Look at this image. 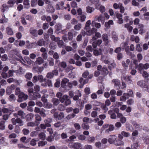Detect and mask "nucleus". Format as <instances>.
Returning <instances> with one entry per match:
<instances>
[{
    "label": "nucleus",
    "instance_id": "f257e3e1",
    "mask_svg": "<svg viewBox=\"0 0 149 149\" xmlns=\"http://www.w3.org/2000/svg\"><path fill=\"white\" fill-rule=\"evenodd\" d=\"M114 129V126L113 125L105 124L103 125L101 128V131L102 132L104 130H106L105 131V133L108 134L110 132L113 131Z\"/></svg>",
    "mask_w": 149,
    "mask_h": 149
},
{
    "label": "nucleus",
    "instance_id": "f03ea898",
    "mask_svg": "<svg viewBox=\"0 0 149 149\" xmlns=\"http://www.w3.org/2000/svg\"><path fill=\"white\" fill-rule=\"evenodd\" d=\"M136 67L138 68V70L139 71V73L141 74L142 72L143 69L147 70L149 68V64L146 63L143 64L142 63H140Z\"/></svg>",
    "mask_w": 149,
    "mask_h": 149
},
{
    "label": "nucleus",
    "instance_id": "7ed1b4c3",
    "mask_svg": "<svg viewBox=\"0 0 149 149\" xmlns=\"http://www.w3.org/2000/svg\"><path fill=\"white\" fill-rule=\"evenodd\" d=\"M97 69L98 71H100L102 74L104 75H107L109 73V72L106 66H104L103 67L101 65H98L97 67Z\"/></svg>",
    "mask_w": 149,
    "mask_h": 149
},
{
    "label": "nucleus",
    "instance_id": "20e7f679",
    "mask_svg": "<svg viewBox=\"0 0 149 149\" xmlns=\"http://www.w3.org/2000/svg\"><path fill=\"white\" fill-rule=\"evenodd\" d=\"M39 81L40 82H42L45 81V79L43 78L42 75H38L34 76L33 78L32 81L34 83H36Z\"/></svg>",
    "mask_w": 149,
    "mask_h": 149
},
{
    "label": "nucleus",
    "instance_id": "39448f33",
    "mask_svg": "<svg viewBox=\"0 0 149 149\" xmlns=\"http://www.w3.org/2000/svg\"><path fill=\"white\" fill-rule=\"evenodd\" d=\"M19 98L17 101L18 102H21L24 100H27L28 98V96L27 95L24 94L23 92H21L18 95Z\"/></svg>",
    "mask_w": 149,
    "mask_h": 149
},
{
    "label": "nucleus",
    "instance_id": "423d86ee",
    "mask_svg": "<svg viewBox=\"0 0 149 149\" xmlns=\"http://www.w3.org/2000/svg\"><path fill=\"white\" fill-rule=\"evenodd\" d=\"M117 137L115 135H110L108 139V141L110 144H115L116 140Z\"/></svg>",
    "mask_w": 149,
    "mask_h": 149
},
{
    "label": "nucleus",
    "instance_id": "0eeeda50",
    "mask_svg": "<svg viewBox=\"0 0 149 149\" xmlns=\"http://www.w3.org/2000/svg\"><path fill=\"white\" fill-rule=\"evenodd\" d=\"M31 99L33 100H35L37 99L38 98H40L41 97V95L38 93V92H35L33 93V95H29Z\"/></svg>",
    "mask_w": 149,
    "mask_h": 149
},
{
    "label": "nucleus",
    "instance_id": "6e6552de",
    "mask_svg": "<svg viewBox=\"0 0 149 149\" xmlns=\"http://www.w3.org/2000/svg\"><path fill=\"white\" fill-rule=\"evenodd\" d=\"M95 7L96 9L99 10L101 13H103L105 11V7L100 4V3L95 5Z\"/></svg>",
    "mask_w": 149,
    "mask_h": 149
},
{
    "label": "nucleus",
    "instance_id": "1a4fd4ad",
    "mask_svg": "<svg viewBox=\"0 0 149 149\" xmlns=\"http://www.w3.org/2000/svg\"><path fill=\"white\" fill-rule=\"evenodd\" d=\"M122 79H124L129 84H132V82L131 76L123 75V76L122 77Z\"/></svg>",
    "mask_w": 149,
    "mask_h": 149
},
{
    "label": "nucleus",
    "instance_id": "9d476101",
    "mask_svg": "<svg viewBox=\"0 0 149 149\" xmlns=\"http://www.w3.org/2000/svg\"><path fill=\"white\" fill-rule=\"evenodd\" d=\"M85 30L86 31L87 35L90 36L93 34L95 32L97 31V29L94 28H93L91 29H89Z\"/></svg>",
    "mask_w": 149,
    "mask_h": 149
},
{
    "label": "nucleus",
    "instance_id": "9b49d317",
    "mask_svg": "<svg viewBox=\"0 0 149 149\" xmlns=\"http://www.w3.org/2000/svg\"><path fill=\"white\" fill-rule=\"evenodd\" d=\"M102 39L103 41L105 42V45H108L110 40H109V37L108 35L106 33L104 34L102 36Z\"/></svg>",
    "mask_w": 149,
    "mask_h": 149
},
{
    "label": "nucleus",
    "instance_id": "f8f14e48",
    "mask_svg": "<svg viewBox=\"0 0 149 149\" xmlns=\"http://www.w3.org/2000/svg\"><path fill=\"white\" fill-rule=\"evenodd\" d=\"M116 17L118 19V22L119 24L123 23V20L122 18V15L119 13H117L116 15Z\"/></svg>",
    "mask_w": 149,
    "mask_h": 149
},
{
    "label": "nucleus",
    "instance_id": "ddd939ff",
    "mask_svg": "<svg viewBox=\"0 0 149 149\" xmlns=\"http://www.w3.org/2000/svg\"><path fill=\"white\" fill-rule=\"evenodd\" d=\"M104 63L106 64H108L109 65H111L113 68L115 67L116 64L113 61L109 59L104 61Z\"/></svg>",
    "mask_w": 149,
    "mask_h": 149
},
{
    "label": "nucleus",
    "instance_id": "4468645a",
    "mask_svg": "<svg viewBox=\"0 0 149 149\" xmlns=\"http://www.w3.org/2000/svg\"><path fill=\"white\" fill-rule=\"evenodd\" d=\"M54 117L58 119H61L63 118L64 116V114L62 112H61L59 114H58V113L55 112L54 114Z\"/></svg>",
    "mask_w": 149,
    "mask_h": 149
},
{
    "label": "nucleus",
    "instance_id": "2eb2a0df",
    "mask_svg": "<svg viewBox=\"0 0 149 149\" xmlns=\"http://www.w3.org/2000/svg\"><path fill=\"white\" fill-rule=\"evenodd\" d=\"M137 84L143 88H144L145 87H147V85L146 84V82L143 80H141L138 81Z\"/></svg>",
    "mask_w": 149,
    "mask_h": 149
},
{
    "label": "nucleus",
    "instance_id": "dca6fc26",
    "mask_svg": "<svg viewBox=\"0 0 149 149\" xmlns=\"http://www.w3.org/2000/svg\"><path fill=\"white\" fill-rule=\"evenodd\" d=\"M44 60L41 57H38L35 61L37 65H40L44 63Z\"/></svg>",
    "mask_w": 149,
    "mask_h": 149
},
{
    "label": "nucleus",
    "instance_id": "f3484780",
    "mask_svg": "<svg viewBox=\"0 0 149 149\" xmlns=\"http://www.w3.org/2000/svg\"><path fill=\"white\" fill-rule=\"evenodd\" d=\"M95 146L99 149L104 148L106 147V146L102 144L100 142H97L95 143Z\"/></svg>",
    "mask_w": 149,
    "mask_h": 149
},
{
    "label": "nucleus",
    "instance_id": "a211bd4d",
    "mask_svg": "<svg viewBox=\"0 0 149 149\" xmlns=\"http://www.w3.org/2000/svg\"><path fill=\"white\" fill-rule=\"evenodd\" d=\"M47 10L49 12L52 13L54 12L55 10L51 5L48 4L47 6Z\"/></svg>",
    "mask_w": 149,
    "mask_h": 149
},
{
    "label": "nucleus",
    "instance_id": "6ab92c4d",
    "mask_svg": "<svg viewBox=\"0 0 149 149\" xmlns=\"http://www.w3.org/2000/svg\"><path fill=\"white\" fill-rule=\"evenodd\" d=\"M111 38L114 42L117 41L118 39V35L115 32H113L112 33Z\"/></svg>",
    "mask_w": 149,
    "mask_h": 149
},
{
    "label": "nucleus",
    "instance_id": "aec40b11",
    "mask_svg": "<svg viewBox=\"0 0 149 149\" xmlns=\"http://www.w3.org/2000/svg\"><path fill=\"white\" fill-rule=\"evenodd\" d=\"M56 127H60V129H63L65 126V125L63 123L58 122L54 125Z\"/></svg>",
    "mask_w": 149,
    "mask_h": 149
},
{
    "label": "nucleus",
    "instance_id": "412c9836",
    "mask_svg": "<svg viewBox=\"0 0 149 149\" xmlns=\"http://www.w3.org/2000/svg\"><path fill=\"white\" fill-rule=\"evenodd\" d=\"M26 120L27 121H30L32 120L34 116V115L32 113H30L26 116Z\"/></svg>",
    "mask_w": 149,
    "mask_h": 149
},
{
    "label": "nucleus",
    "instance_id": "4be33fe9",
    "mask_svg": "<svg viewBox=\"0 0 149 149\" xmlns=\"http://www.w3.org/2000/svg\"><path fill=\"white\" fill-rule=\"evenodd\" d=\"M18 115L22 119H24L26 115L25 113L22 110H19L18 111Z\"/></svg>",
    "mask_w": 149,
    "mask_h": 149
},
{
    "label": "nucleus",
    "instance_id": "5701e85b",
    "mask_svg": "<svg viewBox=\"0 0 149 149\" xmlns=\"http://www.w3.org/2000/svg\"><path fill=\"white\" fill-rule=\"evenodd\" d=\"M128 98V96L127 93H125L123 94V96L120 97V100L121 101L125 102L127 99Z\"/></svg>",
    "mask_w": 149,
    "mask_h": 149
},
{
    "label": "nucleus",
    "instance_id": "b1692460",
    "mask_svg": "<svg viewBox=\"0 0 149 149\" xmlns=\"http://www.w3.org/2000/svg\"><path fill=\"white\" fill-rule=\"evenodd\" d=\"M95 10V9L93 7H91L89 6L86 7V12L88 13H91L93 12Z\"/></svg>",
    "mask_w": 149,
    "mask_h": 149
},
{
    "label": "nucleus",
    "instance_id": "393cba45",
    "mask_svg": "<svg viewBox=\"0 0 149 149\" xmlns=\"http://www.w3.org/2000/svg\"><path fill=\"white\" fill-rule=\"evenodd\" d=\"M113 24V21L112 20H109L108 22H106L105 24V26L107 29H109L111 25H112Z\"/></svg>",
    "mask_w": 149,
    "mask_h": 149
},
{
    "label": "nucleus",
    "instance_id": "a878e982",
    "mask_svg": "<svg viewBox=\"0 0 149 149\" xmlns=\"http://www.w3.org/2000/svg\"><path fill=\"white\" fill-rule=\"evenodd\" d=\"M101 86L99 88V89L96 92L97 94L98 95L102 94L104 89V88L103 84H101Z\"/></svg>",
    "mask_w": 149,
    "mask_h": 149
},
{
    "label": "nucleus",
    "instance_id": "bb28decb",
    "mask_svg": "<svg viewBox=\"0 0 149 149\" xmlns=\"http://www.w3.org/2000/svg\"><path fill=\"white\" fill-rule=\"evenodd\" d=\"M6 33L8 35L12 36L14 34L12 29L10 27H7L6 28Z\"/></svg>",
    "mask_w": 149,
    "mask_h": 149
},
{
    "label": "nucleus",
    "instance_id": "cd10ccee",
    "mask_svg": "<svg viewBox=\"0 0 149 149\" xmlns=\"http://www.w3.org/2000/svg\"><path fill=\"white\" fill-rule=\"evenodd\" d=\"M36 46H42L45 45V41L43 39H40L37 42H36Z\"/></svg>",
    "mask_w": 149,
    "mask_h": 149
},
{
    "label": "nucleus",
    "instance_id": "c85d7f7f",
    "mask_svg": "<svg viewBox=\"0 0 149 149\" xmlns=\"http://www.w3.org/2000/svg\"><path fill=\"white\" fill-rule=\"evenodd\" d=\"M52 121V119L50 118H47L46 119L44 122L45 123V125L47 127H49L51 126L50 123Z\"/></svg>",
    "mask_w": 149,
    "mask_h": 149
},
{
    "label": "nucleus",
    "instance_id": "c756f323",
    "mask_svg": "<svg viewBox=\"0 0 149 149\" xmlns=\"http://www.w3.org/2000/svg\"><path fill=\"white\" fill-rule=\"evenodd\" d=\"M91 25L92 26L94 27L95 26L96 28L99 29L101 27V24L100 23H96L95 21H92L91 23Z\"/></svg>",
    "mask_w": 149,
    "mask_h": 149
},
{
    "label": "nucleus",
    "instance_id": "7c9ffc66",
    "mask_svg": "<svg viewBox=\"0 0 149 149\" xmlns=\"http://www.w3.org/2000/svg\"><path fill=\"white\" fill-rule=\"evenodd\" d=\"M114 144L118 146H123L124 145V142L120 139L116 140Z\"/></svg>",
    "mask_w": 149,
    "mask_h": 149
},
{
    "label": "nucleus",
    "instance_id": "2f4dec72",
    "mask_svg": "<svg viewBox=\"0 0 149 149\" xmlns=\"http://www.w3.org/2000/svg\"><path fill=\"white\" fill-rule=\"evenodd\" d=\"M72 86V83L69 82V80L66 78V89H69L71 88Z\"/></svg>",
    "mask_w": 149,
    "mask_h": 149
},
{
    "label": "nucleus",
    "instance_id": "473e14b6",
    "mask_svg": "<svg viewBox=\"0 0 149 149\" xmlns=\"http://www.w3.org/2000/svg\"><path fill=\"white\" fill-rule=\"evenodd\" d=\"M132 124L133 126H134L135 128L136 129L140 130L142 128V126L138 124L136 122L133 121Z\"/></svg>",
    "mask_w": 149,
    "mask_h": 149
},
{
    "label": "nucleus",
    "instance_id": "72a5a7b5",
    "mask_svg": "<svg viewBox=\"0 0 149 149\" xmlns=\"http://www.w3.org/2000/svg\"><path fill=\"white\" fill-rule=\"evenodd\" d=\"M95 20H97L99 22H102L104 20V17L102 15H96L95 17Z\"/></svg>",
    "mask_w": 149,
    "mask_h": 149
},
{
    "label": "nucleus",
    "instance_id": "f704fd0d",
    "mask_svg": "<svg viewBox=\"0 0 149 149\" xmlns=\"http://www.w3.org/2000/svg\"><path fill=\"white\" fill-rule=\"evenodd\" d=\"M88 81V79H84L83 78H81L79 80V82L81 85L84 86L85 84L87 83Z\"/></svg>",
    "mask_w": 149,
    "mask_h": 149
},
{
    "label": "nucleus",
    "instance_id": "c9c22d12",
    "mask_svg": "<svg viewBox=\"0 0 149 149\" xmlns=\"http://www.w3.org/2000/svg\"><path fill=\"white\" fill-rule=\"evenodd\" d=\"M25 72V70L22 68L21 67H20L18 70L15 71V72L20 74H23Z\"/></svg>",
    "mask_w": 149,
    "mask_h": 149
},
{
    "label": "nucleus",
    "instance_id": "e433bc0d",
    "mask_svg": "<svg viewBox=\"0 0 149 149\" xmlns=\"http://www.w3.org/2000/svg\"><path fill=\"white\" fill-rule=\"evenodd\" d=\"M125 52L127 55L130 56L132 58H134L136 56L134 54L130 52L128 50H127L126 49H125Z\"/></svg>",
    "mask_w": 149,
    "mask_h": 149
},
{
    "label": "nucleus",
    "instance_id": "4c0bfd02",
    "mask_svg": "<svg viewBox=\"0 0 149 149\" xmlns=\"http://www.w3.org/2000/svg\"><path fill=\"white\" fill-rule=\"evenodd\" d=\"M91 21L90 20H88L86 22L85 24V29H91L90 25L91 24Z\"/></svg>",
    "mask_w": 149,
    "mask_h": 149
},
{
    "label": "nucleus",
    "instance_id": "58836bf2",
    "mask_svg": "<svg viewBox=\"0 0 149 149\" xmlns=\"http://www.w3.org/2000/svg\"><path fill=\"white\" fill-rule=\"evenodd\" d=\"M112 82L116 86H119L120 84V82L118 79H113Z\"/></svg>",
    "mask_w": 149,
    "mask_h": 149
},
{
    "label": "nucleus",
    "instance_id": "ea45409f",
    "mask_svg": "<svg viewBox=\"0 0 149 149\" xmlns=\"http://www.w3.org/2000/svg\"><path fill=\"white\" fill-rule=\"evenodd\" d=\"M127 45L128 44L126 42L122 43L120 45V47L123 49H125V50L126 49L127 50H128V47L127 46Z\"/></svg>",
    "mask_w": 149,
    "mask_h": 149
},
{
    "label": "nucleus",
    "instance_id": "a19ab883",
    "mask_svg": "<svg viewBox=\"0 0 149 149\" xmlns=\"http://www.w3.org/2000/svg\"><path fill=\"white\" fill-rule=\"evenodd\" d=\"M36 47V42L31 43L27 45V47L29 49L35 48Z\"/></svg>",
    "mask_w": 149,
    "mask_h": 149
},
{
    "label": "nucleus",
    "instance_id": "79ce46f5",
    "mask_svg": "<svg viewBox=\"0 0 149 149\" xmlns=\"http://www.w3.org/2000/svg\"><path fill=\"white\" fill-rule=\"evenodd\" d=\"M17 123L19 124V126H22L24 125V122L19 118H17Z\"/></svg>",
    "mask_w": 149,
    "mask_h": 149
},
{
    "label": "nucleus",
    "instance_id": "37998d69",
    "mask_svg": "<svg viewBox=\"0 0 149 149\" xmlns=\"http://www.w3.org/2000/svg\"><path fill=\"white\" fill-rule=\"evenodd\" d=\"M47 142L46 141H41L38 142V146H43L46 144Z\"/></svg>",
    "mask_w": 149,
    "mask_h": 149
},
{
    "label": "nucleus",
    "instance_id": "c03bdc74",
    "mask_svg": "<svg viewBox=\"0 0 149 149\" xmlns=\"http://www.w3.org/2000/svg\"><path fill=\"white\" fill-rule=\"evenodd\" d=\"M82 27V25L81 23H78L74 26V29L76 31H79Z\"/></svg>",
    "mask_w": 149,
    "mask_h": 149
},
{
    "label": "nucleus",
    "instance_id": "a18cd8bd",
    "mask_svg": "<svg viewBox=\"0 0 149 149\" xmlns=\"http://www.w3.org/2000/svg\"><path fill=\"white\" fill-rule=\"evenodd\" d=\"M52 102L54 105L57 106L59 103L58 99L56 98H53L52 100Z\"/></svg>",
    "mask_w": 149,
    "mask_h": 149
},
{
    "label": "nucleus",
    "instance_id": "49530a36",
    "mask_svg": "<svg viewBox=\"0 0 149 149\" xmlns=\"http://www.w3.org/2000/svg\"><path fill=\"white\" fill-rule=\"evenodd\" d=\"M102 52V50L101 49H100L98 50H95L93 51L94 54L95 56H97L100 55Z\"/></svg>",
    "mask_w": 149,
    "mask_h": 149
},
{
    "label": "nucleus",
    "instance_id": "de8ad7c7",
    "mask_svg": "<svg viewBox=\"0 0 149 149\" xmlns=\"http://www.w3.org/2000/svg\"><path fill=\"white\" fill-rule=\"evenodd\" d=\"M5 121L4 120H2L0 122V129L2 130H4L5 128Z\"/></svg>",
    "mask_w": 149,
    "mask_h": 149
},
{
    "label": "nucleus",
    "instance_id": "09e8293b",
    "mask_svg": "<svg viewBox=\"0 0 149 149\" xmlns=\"http://www.w3.org/2000/svg\"><path fill=\"white\" fill-rule=\"evenodd\" d=\"M74 146V149H82L81 145L80 143H75Z\"/></svg>",
    "mask_w": 149,
    "mask_h": 149
},
{
    "label": "nucleus",
    "instance_id": "8fccbe9b",
    "mask_svg": "<svg viewBox=\"0 0 149 149\" xmlns=\"http://www.w3.org/2000/svg\"><path fill=\"white\" fill-rule=\"evenodd\" d=\"M39 138L42 140L45 139L46 137L45 134L43 132H41L39 134Z\"/></svg>",
    "mask_w": 149,
    "mask_h": 149
},
{
    "label": "nucleus",
    "instance_id": "3c124183",
    "mask_svg": "<svg viewBox=\"0 0 149 149\" xmlns=\"http://www.w3.org/2000/svg\"><path fill=\"white\" fill-rule=\"evenodd\" d=\"M48 61L49 62V64L50 66H53L54 65V59L52 58H49L48 59Z\"/></svg>",
    "mask_w": 149,
    "mask_h": 149
},
{
    "label": "nucleus",
    "instance_id": "603ef678",
    "mask_svg": "<svg viewBox=\"0 0 149 149\" xmlns=\"http://www.w3.org/2000/svg\"><path fill=\"white\" fill-rule=\"evenodd\" d=\"M8 7L6 4H3L2 5V8L1 11L3 12H5L6 11L8 10Z\"/></svg>",
    "mask_w": 149,
    "mask_h": 149
},
{
    "label": "nucleus",
    "instance_id": "864d4df0",
    "mask_svg": "<svg viewBox=\"0 0 149 149\" xmlns=\"http://www.w3.org/2000/svg\"><path fill=\"white\" fill-rule=\"evenodd\" d=\"M122 5L121 3H114L113 5V7L115 9H119V8Z\"/></svg>",
    "mask_w": 149,
    "mask_h": 149
},
{
    "label": "nucleus",
    "instance_id": "5fc2aeb1",
    "mask_svg": "<svg viewBox=\"0 0 149 149\" xmlns=\"http://www.w3.org/2000/svg\"><path fill=\"white\" fill-rule=\"evenodd\" d=\"M25 77L27 79L30 80L32 77V74L30 72L27 73L25 75Z\"/></svg>",
    "mask_w": 149,
    "mask_h": 149
},
{
    "label": "nucleus",
    "instance_id": "6e6d98bb",
    "mask_svg": "<svg viewBox=\"0 0 149 149\" xmlns=\"http://www.w3.org/2000/svg\"><path fill=\"white\" fill-rule=\"evenodd\" d=\"M95 138L94 137L89 136L88 139V141L89 143H93L95 141Z\"/></svg>",
    "mask_w": 149,
    "mask_h": 149
},
{
    "label": "nucleus",
    "instance_id": "4d7b16f0",
    "mask_svg": "<svg viewBox=\"0 0 149 149\" xmlns=\"http://www.w3.org/2000/svg\"><path fill=\"white\" fill-rule=\"evenodd\" d=\"M2 111L4 113H10L11 110L9 109L3 107L2 109Z\"/></svg>",
    "mask_w": 149,
    "mask_h": 149
},
{
    "label": "nucleus",
    "instance_id": "13d9d810",
    "mask_svg": "<svg viewBox=\"0 0 149 149\" xmlns=\"http://www.w3.org/2000/svg\"><path fill=\"white\" fill-rule=\"evenodd\" d=\"M127 93L128 94V97H133L134 96V95L133 94L132 91L130 89H128L127 90Z\"/></svg>",
    "mask_w": 149,
    "mask_h": 149
},
{
    "label": "nucleus",
    "instance_id": "bf43d9fd",
    "mask_svg": "<svg viewBox=\"0 0 149 149\" xmlns=\"http://www.w3.org/2000/svg\"><path fill=\"white\" fill-rule=\"evenodd\" d=\"M136 49L138 52H140L142 51V49L140 46L139 44H137L136 45Z\"/></svg>",
    "mask_w": 149,
    "mask_h": 149
},
{
    "label": "nucleus",
    "instance_id": "052dcab7",
    "mask_svg": "<svg viewBox=\"0 0 149 149\" xmlns=\"http://www.w3.org/2000/svg\"><path fill=\"white\" fill-rule=\"evenodd\" d=\"M24 59L28 64L30 65L32 63V61L29 57H26L24 58Z\"/></svg>",
    "mask_w": 149,
    "mask_h": 149
},
{
    "label": "nucleus",
    "instance_id": "680f3d73",
    "mask_svg": "<svg viewBox=\"0 0 149 149\" xmlns=\"http://www.w3.org/2000/svg\"><path fill=\"white\" fill-rule=\"evenodd\" d=\"M16 2V0H10L8 2V3L10 5V7L13 6Z\"/></svg>",
    "mask_w": 149,
    "mask_h": 149
},
{
    "label": "nucleus",
    "instance_id": "e2e57ef3",
    "mask_svg": "<svg viewBox=\"0 0 149 149\" xmlns=\"http://www.w3.org/2000/svg\"><path fill=\"white\" fill-rule=\"evenodd\" d=\"M84 92L86 95H88L91 93L90 88L89 87H86L84 89Z\"/></svg>",
    "mask_w": 149,
    "mask_h": 149
},
{
    "label": "nucleus",
    "instance_id": "0e129e2a",
    "mask_svg": "<svg viewBox=\"0 0 149 149\" xmlns=\"http://www.w3.org/2000/svg\"><path fill=\"white\" fill-rule=\"evenodd\" d=\"M45 107L48 109L51 108L52 107V104L50 103L47 102L44 104Z\"/></svg>",
    "mask_w": 149,
    "mask_h": 149
},
{
    "label": "nucleus",
    "instance_id": "69168bd1",
    "mask_svg": "<svg viewBox=\"0 0 149 149\" xmlns=\"http://www.w3.org/2000/svg\"><path fill=\"white\" fill-rule=\"evenodd\" d=\"M31 33L35 36H37V30L36 29H32L30 30Z\"/></svg>",
    "mask_w": 149,
    "mask_h": 149
},
{
    "label": "nucleus",
    "instance_id": "338daca9",
    "mask_svg": "<svg viewBox=\"0 0 149 149\" xmlns=\"http://www.w3.org/2000/svg\"><path fill=\"white\" fill-rule=\"evenodd\" d=\"M86 17L84 15H82L80 17L79 20L81 22H83L85 21Z\"/></svg>",
    "mask_w": 149,
    "mask_h": 149
},
{
    "label": "nucleus",
    "instance_id": "774afa93",
    "mask_svg": "<svg viewBox=\"0 0 149 149\" xmlns=\"http://www.w3.org/2000/svg\"><path fill=\"white\" fill-rule=\"evenodd\" d=\"M139 146V145L137 143L133 144L131 146L132 149H137V148Z\"/></svg>",
    "mask_w": 149,
    "mask_h": 149
}]
</instances>
